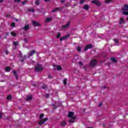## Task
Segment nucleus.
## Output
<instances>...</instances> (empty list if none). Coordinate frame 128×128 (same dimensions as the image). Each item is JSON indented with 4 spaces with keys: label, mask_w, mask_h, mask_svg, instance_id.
<instances>
[{
    "label": "nucleus",
    "mask_w": 128,
    "mask_h": 128,
    "mask_svg": "<svg viewBox=\"0 0 128 128\" xmlns=\"http://www.w3.org/2000/svg\"><path fill=\"white\" fill-rule=\"evenodd\" d=\"M122 10L124 16H128V5L124 4V7L122 8Z\"/></svg>",
    "instance_id": "nucleus-1"
},
{
    "label": "nucleus",
    "mask_w": 128,
    "mask_h": 128,
    "mask_svg": "<svg viewBox=\"0 0 128 128\" xmlns=\"http://www.w3.org/2000/svg\"><path fill=\"white\" fill-rule=\"evenodd\" d=\"M74 112H69L68 114V118H72L69 120L70 124L74 122V120H76V117L74 116Z\"/></svg>",
    "instance_id": "nucleus-2"
},
{
    "label": "nucleus",
    "mask_w": 128,
    "mask_h": 128,
    "mask_svg": "<svg viewBox=\"0 0 128 128\" xmlns=\"http://www.w3.org/2000/svg\"><path fill=\"white\" fill-rule=\"evenodd\" d=\"M44 70V67L42 66V65L40 64H38L34 67V70L35 72H42Z\"/></svg>",
    "instance_id": "nucleus-3"
},
{
    "label": "nucleus",
    "mask_w": 128,
    "mask_h": 128,
    "mask_svg": "<svg viewBox=\"0 0 128 128\" xmlns=\"http://www.w3.org/2000/svg\"><path fill=\"white\" fill-rule=\"evenodd\" d=\"M46 120H48V118H44L42 120H40L39 121L38 124H39V126H42V124H44V122H46Z\"/></svg>",
    "instance_id": "nucleus-4"
},
{
    "label": "nucleus",
    "mask_w": 128,
    "mask_h": 128,
    "mask_svg": "<svg viewBox=\"0 0 128 128\" xmlns=\"http://www.w3.org/2000/svg\"><path fill=\"white\" fill-rule=\"evenodd\" d=\"M96 63H97L96 60H91V62H90V66H96Z\"/></svg>",
    "instance_id": "nucleus-5"
},
{
    "label": "nucleus",
    "mask_w": 128,
    "mask_h": 128,
    "mask_svg": "<svg viewBox=\"0 0 128 128\" xmlns=\"http://www.w3.org/2000/svg\"><path fill=\"white\" fill-rule=\"evenodd\" d=\"M92 2V4H94L96 6H100V2L98 0H93Z\"/></svg>",
    "instance_id": "nucleus-6"
},
{
    "label": "nucleus",
    "mask_w": 128,
    "mask_h": 128,
    "mask_svg": "<svg viewBox=\"0 0 128 128\" xmlns=\"http://www.w3.org/2000/svg\"><path fill=\"white\" fill-rule=\"evenodd\" d=\"M70 22H68L67 24L65 25L62 26V28L66 30V28H68L70 26Z\"/></svg>",
    "instance_id": "nucleus-7"
},
{
    "label": "nucleus",
    "mask_w": 128,
    "mask_h": 128,
    "mask_svg": "<svg viewBox=\"0 0 128 128\" xmlns=\"http://www.w3.org/2000/svg\"><path fill=\"white\" fill-rule=\"evenodd\" d=\"M32 24L34 26H40L42 24H40L38 22H36V21H33L32 22Z\"/></svg>",
    "instance_id": "nucleus-8"
},
{
    "label": "nucleus",
    "mask_w": 128,
    "mask_h": 128,
    "mask_svg": "<svg viewBox=\"0 0 128 128\" xmlns=\"http://www.w3.org/2000/svg\"><path fill=\"white\" fill-rule=\"evenodd\" d=\"M68 38H70V34H68L65 36L60 38V42H62V40H65L67 39Z\"/></svg>",
    "instance_id": "nucleus-9"
},
{
    "label": "nucleus",
    "mask_w": 128,
    "mask_h": 128,
    "mask_svg": "<svg viewBox=\"0 0 128 128\" xmlns=\"http://www.w3.org/2000/svg\"><path fill=\"white\" fill-rule=\"evenodd\" d=\"M94 48V46L92 44L87 45V46H86V47L85 48V50H88V48Z\"/></svg>",
    "instance_id": "nucleus-10"
},
{
    "label": "nucleus",
    "mask_w": 128,
    "mask_h": 128,
    "mask_svg": "<svg viewBox=\"0 0 128 128\" xmlns=\"http://www.w3.org/2000/svg\"><path fill=\"white\" fill-rule=\"evenodd\" d=\"M36 52V50H33L29 54L28 58H30V56H32Z\"/></svg>",
    "instance_id": "nucleus-11"
},
{
    "label": "nucleus",
    "mask_w": 128,
    "mask_h": 128,
    "mask_svg": "<svg viewBox=\"0 0 128 128\" xmlns=\"http://www.w3.org/2000/svg\"><path fill=\"white\" fill-rule=\"evenodd\" d=\"M28 28H30V26L28 25H26L24 27L23 30H28Z\"/></svg>",
    "instance_id": "nucleus-12"
},
{
    "label": "nucleus",
    "mask_w": 128,
    "mask_h": 128,
    "mask_svg": "<svg viewBox=\"0 0 128 128\" xmlns=\"http://www.w3.org/2000/svg\"><path fill=\"white\" fill-rule=\"evenodd\" d=\"M32 95H30V96L26 97V100H32Z\"/></svg>",
    "instance_id": "nucleus-13"
},
{
    "label": "nucleus",
    "mask_w": 128,
    "mask_h": 128,
    "mask_svg": "<svg viewBox=\"0 0 128 128\" xmlns=\"http://www.w3.org/2000/svg\"><path fill=\"white\" fill-rule=\"evenodd\" d=\"M84 10H88L90 8V6H88V5H84Z\"/></svg>",
    "instance_id": "nucleus-14"
},
{
    "label": "nucleus",
    "mask_w": 128,
    "mask_h": 128,
    "mask_svg": "<svg viewBox=\"0 0 128 128\" xmlns=\"http://www.w3.org/2000/svg\"><path fill=\"white\" fill-rule=\"evenodd\" d=\"M60 8H55L54 9V10H52V12H56V11H58V10H60Z\"/></svg>",
    "instance_id": "nucleus-15"
},
{
    "label": "nucleus",
    "mask_w": 128,
    "mask_h": 128,
    "mask_svg": "<svg viewBox=\"0 0 128 128\" xmlns=\"http://www.w3.org/2000/svg\"><path fill=\"white\" fill-rule=\"evenodd\" d=\"M12 69L10 68V67H6V68H5V70L6 72H10V70Z\"/></svg>",
    "instance_id": "nucleus-16"
},
{
    "label": "nucleus",
    "mask_w": 128,
    "mask_h": 128,
    "mask_svg": "<svg viewBox=\"0 0 128 128\" xmlns=\"http://www.w3.org/2000/svg\"><path fill=\"white\" fill-rule=\"evenodd\" d=\"M120 24H124V18H120Z\"/></svg>",
    "instance_id": "nucleus-17"
},
{
    "label": "nucleus",
    "mask_w": 128,
    "mask_h": 128,
    "mask_svg": "<svg viewBox=\"0 0 128 128\" xmlns=\"http://www.w3.org/2000/svg\"><path fill=\"white\" fill-rule=\"evenodd\" d=\"M66 121H63L61 123V125L62 126H66Z\"/></svg>",
    "instance_id": "nucleus-18"
},
{
    "label": "nucleus",
    "mask_w": 128,
    "mask_h": 128,
    "mask_svg": "<svg viewBox=\"0 0 128 128\" xmlns=\"http://www.w3.org/2000/svg\"><path fill=\"white\" fill-rule=\"evenodd\" d=\"M13 44L14 46H18V42L16 41V42H13Z\"/></svg>",
    "instance_id": "nucleus-19"
},
{
    "label": "nucleus",
    "mask_w": 128,
    "mask_h": 128,
    "mask_svg": "<svg viewBox=\"0 0 128 128\" xmlns=\"http://www.w3.org/2000/svg\"><path fill=\"white\" fill-rule=\"evenodd\" d=\"M26 58L27 56L26 55L24 56L21 62H24V60H26Z\"/></svg>",
    "instance_id": "nucleus-20"
},
{
    "label": "nucleus",
    "mask_w": 128,
    "mask_h": 128,
    "mask_svg": "<svg viewBox=\"0 0 128 128\" xmlns=\"http://www.w3.org/2000/svg\"><path fill=\"white\" fill-rule=\"evenodd\" d=\"M111 62H116V60L114 58H111Z\"/></svg>",
    "instance_id": "nucleus-21"
},
{
    "label": "nucleus",
    "mask_w": 128,
    "mask_h": 128,
    "mask_svg": "<svg viewBox=\"0 0 128 128\" xmlns=\"http://www.w3.org/2000/svg\"><path fill=\"white\" fill-rule=\"evenodd\" d=\"M35 4L36 6H38V4H40V0H36L35 1Z\"/></svg>",
    "instance_id": "nucleus-22"
},
{
    "label": "nucleus",
    "mask_w": 128,
    "mask_h": 128,
    "mask_svg": "<svg viewBox=\"0 0 128 128\" xmlns=\"http://www.w3.org/2000/svg\"><path fill=\"white\" fill-rule=\"evenodd\" d=\"M50 20H52V18H48L46 19V22H50Z\"/></svg>",
    "instance_id": "nucleus-23"
},
{
    "label": "nucleus",
    "mask_w": 128,
    "mask_h": 128,
    "mask_svg": "<svg viewBox=\"0 0 128 128\" xmlns=\"http://www.w3.org/2000/svg\"><path fill=\"white\" fill-rule=\"evenodd\" d=\"M13 72H14V76H15L16 78V80H18V74H16V72L14 71Z\"/></svg>",
    "instance_id": "nucleus-24"
},
{
    "label": "nucleus",
    "mask_w": 128,
    "mask_h": 128,
    "mask_svg": "<svg viewBox=\"0 0 128 128\" xmlns=\"http://www.w3.org/2000/svg\"><path fill=\"white\" fill-rule=\"evenodd\" d=\"M44 116V114H40V119L42 120Z\"/></svg>",
    "instance_id": "nucleus-25"
},
{
    "label": "nucleus",
    "mask_w": 128,
    "mask_h": 128,
    "mask_svg": "<svg viewBox=\"0 0 128 128\" xmlns=\"http://www.w3.org/2000/svg\"><path fill=\"white\" fill-rule=\"evenodd\" d=\"M10 34L12 36H16V32H11Z\"/></svg>",
    "instance_id": "nucleus-26"
},
{
    "label": "nucleus",
    "mask_w": 128,
    "mask_h": 128,
    "mask_svg": "<svg viewBox=\"0 0 128 128\" xmlns=\"http://www.w3.org/2000/svg\"><path fill=\"white\" fill-rule=\"evenodd\" d=\"M6 100H12V96L11 95L8 96L6 98Z\"/></svg>",
    "instance_id": "nucleus-27"
},
{
    "label": "nucleus",
    "mask_w": 128,
    "mask_h": 128,
    "mask_svg": "<svg viewBox=\"0 0 128 128\" xmlns=\"http://www.w3.org/2000/svg\"><path fill=\"white\" fill-rule=\"evenodd\" d=\"M57 70H62V66H56Z\"/></svg>",
    "instance_id": "nucleus-28"
},
{
    "label": "nucleus",
    "mask_w": 128,
    "mask_h": 128,
    "mask_svg": "<svg viewBox=\"0 0 128 128\" xmlns=\"http://www.w3.org/2000/svg\"><path fill=\"white\" fill-rule=\"evenodd\" d=\"M62 36V34H60V33H58V34H57L56 38H60V36Z\"/></svg>",
    "instance_id": "nucleus-29"
},
{
    "label": "nucleus",
    "mask_w": 128,
    "mask_h": 128,
    "mask_svg": "<svg viewBox=\"0 0 128 128\" xmlns=\"http://www.w3.org/2000/svg\"><path fill=\"white\" fill-rule=\"evenodd\" d=\"M76 50L78 52H80V50H82V48L78 46L76 48Z\"/></svg>",
    "instance_id": "nucleus-30"
},
{
    "label": "nucleus",
    "mask_w": 128,
    "mask_h": 128,
    "mask_svg": "<svg viewBox=\"0 0 128 128\" xmlns=\"http://www.w3.org/2000/svg\"><path fill=\"white\" fill-rule=\"evenodd\" d=\"M86 0H80V4H84V1Z\"/></svg>",
    "instance_id": "nucleus-31"
},
{
    "label": "nucleus",
    "mask_w": 128,
    "mask_h": 128,
    "mask_svg": "<svg viewBox=\"0 0 128 128\" xmlns=\"http://www.w3.org/2000/svg\"><path fill=\"white\" fill-rule=\"evenodd\" d=\"M66 82H67V80L66 78L64 79V86H66Z\"/></svg>",
    "instance_id": "nucleus-32"
},
{
    "label": "nucleus",
    "mask_w": 128,
    "mask_h": 128,
    "mask_svg": "<svg viewBox=\"0 0 128 128\" xmlns=\"http://www.w3.org/2000/svg\"><path fill=\"white\" fill-rule=\"evenodd\" d=\"M114 40L116 44H118V39H114Z\"/></svg>",
    "instance_id": "nucleus-33"
},
{
    "label": "nucleus",
    "mask_w": 128,
    "mask_h": 128,
    "mask_svg": "<svg viewBox=\"0 0 128 128\" xmlns=\"http://www.w3.org/2000/svg\"><path fill=\"white\" fill-rule=\"evenodd\" d=\"M28 12H34V9H28Z\"/></svg>",
    "instance_id": "nucleus-34"
},
{
    "label": "nucleus",
    "mask_w": 128,
    "mask_h": 128,
    "mask_svg": "<svg viewBox=\"0 0 128 128\" xmlns=\"http://www.w3.org/2000/svg\"><path fill=\"white\" fill-rule=\"evenodd\" d=\"M48 86L46 85H44V86H42V88H44V90H46Z\"/></svg>",
    "instance_id": "nucleus-35"
},
{
    "label": "nucleus",
    "mask_w": 128,
    "mask_h": 128,
    "mask_svg": "<svg viewBox=\"0 0 128 128\" xmlns=\"http://www.w3.org/2000/svg\"><path fill=\"white\" fill-rule=\"evenodd\" d=\"M112 0H106V2L108 3V2H110Z\"/></svg>",
    "instance_id": "nucleus-36"
},
{
    "label": "nucleus",
    "mask_w": 128,
    "mask_h": 128,
    "mask_svg": "<svg viewBox=\"0 0 128 128\" xmlns=\"http://www.w3.org/2000/svg\"><path fill=\"white\" fill-rule=\"evenodd\" d=\"M26 2H28L27 1H24L22 2V4L24 6V4H26Z\"/></svg>",
    "instance_id": "nucleus-37"
},
{
    "label": "nucleus",
    "mask_w": 128,
    "mask_h": 128,
    "mask_svg": "<svg viewBox=\"0 0 128 128\" xmlns=\"http://www.w3.org/2000/svg\"><path fill=\"white\" fill-rule=\"evenodd\" d=\"M16 26V24L13 22L11 24V26Z\"/></svg>",
    "instance_id": "nucleus-38"
},
{
    "label": "nucleus",
    "mask_w": 128,
    "mask_h": 128,
    "mask_svg": "<svg viewBox=\"0 0 128 128\" xmlns=\"http://www.w3.org/2000/svg\"><path fill=\"white\" fill-rule=\"evenodd\" d=\"M14 1L16 2H22V0H14Z\"/></svg>",
    "instance_id": "nucleus-39"
},
{
    "label": "nucleus",
    "mask_w": 128,
    "mask_h": 128,
    "mask_svg": "<svg viewBox=\"0 0 128 128\" xmlns=\"http://www.w3.org/2000/svg\"><path fill=\"white\" fill-rule=\"evenodd\" d=\"M24 42H28V40L26 38H24Z\"/></svg>",
    "instance_id": "nucleus-40"
},
{
    "label": "nucleus",
    "mask_w": 128,
    "mask_h": 128,
    "mask_svg": "<svg viewBox=\"0 0 128 128\" xmlns=\"http://www.w3.org/2000/svg\"><path fill=\"white\" fill-rule=\"evenodd\" d=\"M8 50H5V54H8Z\"/></svg>",
    "instance_id": "nucleus-41"
},
{
    "label": "nucleus",
    "mask_w": 128,
    "mask_h": 128,
    "mask_svg": "<svg viewBox=\"0 0 128 128\" xmlns=\"http://www.w3.org/2000/svg\"><path fill=\"white\" fill-rule=\"evenodd\" d=\"M46 98H50V94H47L46 95Z\"/></svg>",
    "instance_id": "nucleus-42"
},
{
    "label": "nucleus",
    "mask_w": 128,
    "mask_h": 128,
    "mask_svg": "<svg viewBox=\"0 0 128 128\" xmlns=\"http://www.w3.org/2000/svg\"><path fill=\"white\" fill-rule=\"evenodd\" d=\"M79 64H80V66H82V62H79Z\"/></svg>",
    "instance_id": "nucleus-43"
},
{
    "label": "nucleus",
    "mask_w": 128,
    "mask_h": 128,
    "mask_svg": "<svg viewBox=\"0 0 128 128\" xmlns=\"http://www.w3.org/2000/svg\"><path fill=\"white\" fill-rule=\"evenodd\" d=\"M102 106V103H100V104H99V106Z\"/></svg>",
    "instance_id": "nucleus-44"
},
{
    "label": "nucleus",
    "mask_w": 128,
    "mask_h": 128,
    "mask_svg": "<svg viewBox=\"0 0 128 128\" xmlns=\"http://www.w3.org/2000/svg\"><path fill=\"white\" fill-rule=\"evenodd\" d=\"M48 78H52V76H51L50 75H49V76H48Z\"/></svg>",
    "instance_id": "nucleus-45"
},
{
    "label": "nucleus",
    "mask_w": 128,
    "mask_h": 128,
    "mask_svg": "<svg viewBox=\"0 0 128 128\" xmlns=\"http://www.w3.org/2000/svg\"><path fill=\"white\" fill-rule=\"evenodd\" d=\"M44 2H50V0H44Z\"/></svg>",
    "instance_id": "nucleus-46"
},
{
    "label": "nucleus",
    "mask_w": 128,
    "mask_h": 128,
    "mask_svg": "<svg viewBox=\"0 0 128 128\" xmlns=\"http://www.w3.org/2000/svg\"><path fill=\"white\" fill-rule=\"evenodd\" d=\"M2 118V114L0 112V118Z\"/></svg>",
    "instance_id": "nucleus-47"
},
{
    "label": "nucleus",
    "mask_w": 128,
    "mask_h": 128,
    "mask_svg": "<svg viewBox=\"0 0 128 128\" xmlns=\"http://www.w3.org/2000/svg\"><path fill=\"white\" fill-rule=\"evenodd\" d=\"M4 2V0H0V2Z\"/></svg>",
    "instance_id": "nucleus-48"
},
{
    "label": "nucleus",
    "mask_w": 128,
    "mask_h": 128,
    "mask_svg": "<svg viewBox=\"0 0 128 128\" xmlns=\"http://www.w3.org/2000/svg\"><path fill=\"white\" fill-rule=\"evenodd\" d=\"M6 16V18H10V16L9 15L7 16Z\"/></svg>",
    "instance_id": "nucleus-49"
},
{
    "label": "nucleus",
    "mask_w": 128,
    "mask_h": 128,
    "mask_svg": "<svg viewBox=\"0 0 128 128\" xmlns=\"http://www.w3.org/2000/svg\"><path fill=\"white\" fill-rule=\"evenodd\" d=\"M53 66H56V65H54Z\"/></svg>",
    "instance_id": "nucleus-50"
},
{
    "label": "nucleus",
    "mask_w": 128,
    "mask_h": 128,
    "mask_svg": "<svg viewBox=\"0 0 128 128\" xmlns=\"http://www.w3.org/2000/svg\"><path fill=\"white\" fill-rule=\"evenodd\" d=\"M32 62H34L33 61Z\"/></svg>",
    "instance_id": "nucleus-51"
},
{
    "label": "nucleus",
    "mask_w": 128,
    "mask_h": 128,
    "mask_svg": "<svg viewBox=\"0 0 128 128\" xmlns=\"http://www.w3.org/2000/svg\"><path fill=\"white\" fill-rule=\"evenodd\" d=\"M127 20H128V17L127 18Z\"/></svg>",
    "instance_id": "nucleus-52"
}]
</instances>
